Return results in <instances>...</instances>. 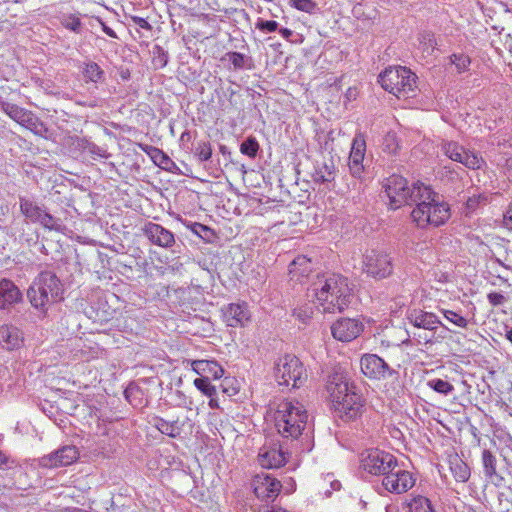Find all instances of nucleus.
Listing matches in <instances>:
<instances>
[{
  "instance_id": "1",
  "label": "nucleus",
  "mask_w": 512,
  "mask_h": 512,
  "mask_svg": "<svg viewBox=\"0 0 512 512\" xmlns=\"http://www.w3.org/2000/svg\"><path fill=\"white\" fill-rule=\"evenodd\" d=\"M307 297L325 313L342 312L351 302L348 279L336 273L318 274L307 289Z\"/></svg>"
},
{
  "instance_id": "2",
  "label": "nucleus",
  "mask_w": 512,
  "mask_h": 512,
  "mask_svg": "<svg viewBox=\"0 0 512 512\" xmlns=\"http://www.w3.org/2000/svg\"><path fill=\"white\" fill-rule=\"evenodd\" d=\"M414 191L415 208L411 212L413 221L420 228L429 225L438 227L450 218V207L429 186L417 188Z\"/></svg>"
},
{
  "instance_id": "3",
  "label": "nucleus",
  "mask_w": 512,
  "mask_h": 512,
  "mask_svg": "<svg viewBox=\"0 0 512 512\" xmlns=\"http://www.w3.org/2000/svg\"><path fill=\"white\" fill-rule=\"evenodd\" d=\"M278 434L287 440H298L307 427L308 412L305 406L294 399H286L277 405L273 415Z\"/></svg>"
},
{
  "instance_id": "4",
  "label": "nucleus",
  "mask_w": 512,
  "mask_h": 512,
  "mask_svg": "<svg viewBox=\"0 0 512 512\" xmlns=\"http://www.w3.org/2000/svg\"><path fill=\"white\" fill-rule=\"evenodd\" d=\"M63 294V284L51 271L41 272L27 291L31 305L41 311H46L50 305L62 301Z\"/></svg>"
},
{
  "instance_id": "5",
  "label": "nucleus",
  "mask_w": 512,
  "mask_h": 512,
  "mask_svg": "<svg viewBox=\"0 0 512 512\" xmlns=\"http://www.w3.org/2000/svg\"><path fill=\"white\" fill-rule=\"evenodd\" d=\"M378 82L384 90L399 99L412 97L416 90V75L410 69L402 66L385 69L379 75Z\"/></svg>"
},
{
  "instance_id": "6",
  "label": "nucleus",
  "mask_w": 512,
  "mask_h": 512,
  "mask_svg": "<svg viewBox=\"0 0 512 512\" xmlns=\"http://www.w3.org/2000/svg\"><path fill=\"white\" fill-rule=\"evenodd\" d=\"M274 377L281 386L299 388L307 375L301 361L295 355L286 354L276 360Z\"/></svg>"
},
{
  "instance_id": "7",
  "label": "nucleus",
  "mask_w": 512,
  "mask_h": 512,
  "mask_svg": "<svg viewBox=\"0 0 512 512\" xmlns=\"http://www.w3.org/2000/svg\"><path fill=\"white\" fill-rule=\"evenodd\" d=\"M425 187L422 183H414L412 187L408 186L407 180L399 175H392L386 179L384 188L387 197L390 200L392 209H397L403 204H412L415 202L414 191L417 188Z\"/></svg>"
},
{
  "instance_id": "8",
  "label": "nucleus",
  "mask_w": 512,
  "mask_h": 512,
  "mask_svg": "<svg viewBox=\"0 0 512 512\" xmlns=\"http://www.w3.org/2000/svg\"><path fill=\"white\" fill-rule=\"evenodd\" d=\"M396 458L380 449H369L361 453L360 467L372 475L383 477L394 467Z\"/></svg>"
},
{
  "instance_id": "9",
  "label": "nucleus",
  "mask_w": 512,
  "mask_h": 512,
  "mask_svg": "<svg viewBox=\"0 0 512 512\" xmlns=\"http://www.w3.org/2000/svg\"><path fill=\"white\" fill-rule=\"evenodd\" d=\"M362 270L367 275L383 279L391 275L393 266L390 256L382 251L370 250L363 255Z\"/></svg>"
},
{
  "instance_id": "10",
  "label": "nucleus",
  "mask_w": 512,
  "mask_h": 512,
  "mask_svg": "<svg viewBox=\"0 0 512 512\" xmlns=\"http://www.w3.org/2000/svg\"><path fill=\"white\" fill-rule=\"evenodd\" d=\"M416 479L410 471L401 468L398 463L382 478V487L390 493L402 494L415 485Z\"/></svg>"
},
{
  "instance_id": "11",
  "label": "nucleus",
  "mask_w": 512,
  "mask_h": 512,
  "mask_svg": "<svg viewBox=\"0 0 512 512\" xmlns=\"http://www.w3.org/2000/svg\"><path fill=\"white\" fill-rule=\"evenodd\" d=\"M441 150L449 159L459 162L469 169H479L485 163L477 153L465 150L463 146L454 141H443Z\"/></svg>"
},
{
  "instance_id": "12",
  "label": "nucleus",
  "mask_w": 512,
  "mask_h": 512,
  "mask_svg": "<svg viewBox=\"0 0 512 512\" xmlns=\"http://www.w3.org/2000/svg\"><path fill=\"white\" fill-rule=\"evenodd\" d=\"M79 458V452L73 445L63 446L40 458L39 464L44 468H59L74 463Z\"/></svg>"
},
{
  "instance_id": "13",
  "label": "nucleus",
  "mask_w": 512,
  "mask_h": 512,
  "mask_svg": "<svg viewBox=\"0 0 512 512\" xmlns=\"http://www.w3.org/2000/svg\"><path fill=\"white\" fill-rule=\"evenodd\" d=\"M362 373L370 379H385L393 374L388 364L376 354H365L361 357Z\"/></svg>"
},
{
  "instance_id": "14",
  "label": "nucleus",
  "mask_w": 512,
  "mask_h": 512,
  "mask_svg": "<svg viewBox=\"0 0 512 512\" xmlns=\"http://www.w3.org/2000/svg\"><path fill=\"white\" fill-rule=\"evenodd\" d=\"M286 459L283 446L275 442L264 444L258 454L259 464L267 469L280 468L286 463Z\"/></svg>"
},
{
  "instance_id": "15",
  "label": "nucleus",
  "mask_w": 512,
  "mask_h": 512,
  "mask_svg": "<svg viewBox=\"0 0 512 512\" xmlns=\"http://www.w3.org/2000/svg\"><path fill=\"white\" fill-rule=\"evenodd\" d=\"M255 495L261 500H274L281 489L280 482L273 478L270 474H257L252 481Z\"/></svg>"
},
{
  "instance_id": "16",
  "label": "nucleus",
  "mask_w": 512,
  "mask_h": 512,
  "mask_svg": "<svg viewBox=\"0 0 512 512\" xmlns=\"http://www.w3.org/2000/svg\"><path fill=\"white\" fill-rule=\"evenodd\" d=\"M363 331V324L352 318H343L335 322L331 327L332 335L342 342H350L357 338Z\"/></svg>"
},
{
  "instance_id": "17",
  "label": "nucleus",
  "mask_w": 512,
  "mask_h": 512,
  "mask_svg": "<svg viewBox=\"0 0 512 512\" xmlns=\"http://www.w3.org/2000/svg\"><path fill=\"white\" fill-rule=\"evenodd\" d=\"M1 109L21 126L39 133L38 127L42 124L30 111L8 102L2 103Z\"/></svg>"
},
{
  "instance_id": "18",
  "label": "nucleus",
  "mask_w": 512,
  "mask_h": 512,
  "mask_svg": "<svg viewBox=\"0 0 512 512\" xmlns=\"http://www.w3.org/2000/svg\"><path fill=\"white\" fill-rule=\"evenodd\" d=\"M366 152V140L364 134L357 133L352 141L348 166L354 177H360L364 170L363 160Z\"/></svg>"
},
{
  "instance_id": "19",
  "label": "nucleus",
  "mask_w": 512,
  "mask_h": 512,
  "mask_svg": "<svg viewBox=\"0 0 512 512\" xmlns=\"http://www.w3.org/2000/svg\"><path fill=\"white\" fill-rule=\"evenodd\" d=\"M326 390L329 394L330 400L333 405L343 398L344 395L353 390V387L349 385L348 379L345 373L341 370H336L334 373L328 376Z\"/></svg>"
},
{
  "instance_id": "20",
  "label": "nucleus",
  "mask_w": 512,
  "mask_h": 512,
  "mask_svg": "<svg viewBox=\"0 0 512 512\" xmlns=\"http://www.w3.org/2000/svg\"><path fill=\"white\" fill-rule=\"evenodd\" d=\"M143 233L152 244L159 247L170 248L175 243L174 234L157 223L148 222L145 224Z\"/></svg>"
},
{
  "instance_id": "21",
  "label": "nucleus",
  "mask_w": 512,
  "mask_h": 512,
  "mask_svg": "<svg viewBox=\"0 0 512 512\" xmlns=\"http://www.w3.org/2000/svg\"><path fill=\"white\" fill-rule=\"evenodd\" d=\"M335 410L346 419L356 418L362 410L363 404L361 396L351 390L341 398V401L334 404Z\"/></svg>"
},
{
  "instance_id": "22",
  "label": "nucleus",
  "mask_w": 512,
  "mask_h": 512,
  "mask_svg": "<svg viewBox=\"0 0 512 512\" xmlns=\"http://www.w3.org/2000/svg\"><path fill=\"white\" fill-rule=\"evenodd\" d=\"M223 318L230 327L244 326L250 320V312L247 304H229L223 309Z\"/></svg>"
},
{
  "instance_id": "23",
  "label": "nucleus",
  "mask_w": 512,
  "mask_h": 512,
  "mask_svg": "<svg viewBox=\"0 0 512 512\" xmlns=\"http://www.w3.org/2000/svg\"><path fill=\"white\" fill-rule=\"evenodd\" d=\"M408 320L415 328L429 331L435 330L441 324V321L435 314L422 310L412 311L408 315Z\"/></svg>"
},
{
  "instance_id": "24",
  "label": "nucleus",
  "mask_w": 512,
  "mask_h": 512,
  "mask_svg": "<svg viewBox=\"0 0 512 512\" xmlns=\"http://www.w3.org/2000/svg\"><path fill=\"white\" fill-rule=\"evenodd\" d=\"M21 292L10 280L0 282V309H5L21 300Z\"/></svg>"
},
{
  "instance_id": "25",
  "label": "nucleus",
  "mask_w": 512,
  "mask_h": 512,
  "mask_svg": "<svg viewBox=\"0 0 512 512\" xmlns=\"http://www.w3.org/2000/svg\"><path fill=\"white\" fill-rule=\"evenodd\" d=\"M192 370L202 377L220 379L224 375L223 368L213 360H194L191 363Z\"/></svg>"
},
{
  "instance_id": "26",
  "label": "nucleus",
  "mask_w": 512,
  "mask_h": 512,
  "mask_svg": "<svg viewBox=\"0 0 512 512\" xmlns=\"http://www.w3.org/2000/svg\"><path fill=\"white\" fill-rule=\"evenodd\" d=\"M312 271L311 260L304 255L297 256L289 265L291 280L301 282Z\"/></svg>"
},
{
  "instance_id": "27",
  "label": "nucleus",
  "mask_w": 512,
  "mask_h": 512,
  "mask_svg": "<svg viewBox=\"0 0 512 512\" xmlns=\"http://www.w3.org/2000/svg\"><path fill=\"white\" fill-rule=\"evenodd\" d=\"M22 333L17 327L4 325L0 327V344L6 349L13 350L22 343Z\"/></svg>"
},
{
  "instance_id": "28",
  "label": "nucleus",
  "mask_w": 512,
  "mask_h": 512,
  "mask_svg": "<svg viewBox=\"0 0 512 512\" xmlns=\"http://www.w3.org/2000/svg\"><path fill=\"white\" fill-rule=\"evenodd\" d=\"M19 205L23 216L32 223H38L45 211L43 207L25 197L19 198Z\"/></svg>"
},
{
  "instance_id": "29",
  "label": "nucleus",
  "mask_w": 512,
  "mask_h": 512,
  "mask_svg": "<svg viewBox=\"0 0 512 512\" xmlns=\"http://www.w3.org/2000/svg\"><path fill=\"white\" fill-rule=\"evenodd\" d=\"M153 425L162 434L172 438L180 435L183 426L178 420L169 422L163 418H155Z\"/></svg>"
},
{
  "instance_id": "30",
  "label": "nucleus",
  "mask_w": 512,
  "mask_h": 512,
  "mask_svg": "<svg viewBox=\"0 0 512 512\" xmlns=\"http://www.w3.org/2000/svg\"><path fill=\"white\" fill-rule=\"evenodd\" d=\"M148 154L153 162L160 168L169 172H174L177 169L176 164L162 150L156 147H151Z\"/></svg>"
},
{
  "instance_id": "31",
  "label": "nucleus",
  "mask_w": 512,
  "mask_h": 512,
  "mask_svg": "<svg viewBox=\"0 0 512 512\" xmlns=\"http://www.w3.org/2000/svg\"><path fill=\"white\" fill-rule=\"evenodd\" d=\"M313 177L316 182H332L335 178V166L332 161L330 163H319L315 168Z\"/></svg>"
},
{
  "instance_id": "32",
  "label": "nucleus",
  "mask_w": 512,
  "mask_h": 512,
  "mask_svg": "<svg viewBox=\"0 0 512 512\" xmlns=\"http://www.w3.org/2000/svg\"><path fill=\"white\" fill-rule=\"evenodd\" d=\"M60 23L61 25L76 33L79 34L82 31L83 24L80 19V15L78 13H64L60 17Z\"/></svg>"
},
{
  "instance_id": "33",
  "label": "nucleus",
  "mask_w": 512,
  "mask_h": 512,
  "mask_svg": "<svg viewBox=\"0 0 512 512\" xmlns=\"http://www.w3.org/2000/svg\"><path fill=\"white\" fill-rule=\"evenodd\" d=\"M407 512H434L430 500L424 496L413 497L407 504Z\"/></svg>"
},
{
  "instance_id": "34",
  "label": "nucleus",
  "mask_w": 512,
  "mask_h": 512,
  "mask_svg": "<svg viewBox=\"0 0 512 512\" xmlns=\"http://www.w3.org/2000/svg\"><path fill=\"white\" fill-rule=\"evenodd\" d=\"M450 470L458 482H466L470 477L469 467L458 458L451 461Z\"/></svg>"
},
{
  "instance_id": "35",
  "label": "nucleus",
  "mask_w": 512,
  "mask_h": 512,
  "mask_svg": "<svg viewBox=\"0 0 512 512\" xmlns=\"http://www.w3.org/2000/svg\"><path fill=\"white\" fill-rule=\"evenodd\" d=\"M427 386L435 392L447 396L454 391V386L446 380L440 378L430 379L427 382Z\"/></svg>"
},
{
  "instance_id": "36",
  "label": "nucleus",
  "mask_w": 512,
  "mask_h": 512,
  "mask_svg": "<svg viewBox=\"0 0 512 512\" xmlns=\"http://www.w3.org/2000/svg\"><path fill=\"white\" fill-rule=\"evenodd\" d=\"M83 75L87 81L97 83L104 75V71L95 62H89L85 65Z\"/></svg>"
},
{
  "instance_id": "37",
  "label": "nucleus",
  "mask_w": 512,
  "mask_h": 512,
  "mask_svg": "<svg viewBox=\"0 0 512 512\" xmlns=\"http://www.w3.org/2000/svg\"><path fill=\"white\" fill-rule=\"evenodd\" d=\"M38 224H40L44 228L51 230V231L60 232L63 229L61 220L58 218H55L50 213H48L46 210L43 212Z\"/></svg>"
},
{
  "instance_id": "38",
  "label": "nucleus",
  "mask_w": 512,
  "mask_h": 512,
  "mask_svg": "<svg viewBox=\"0 0 512 512\" xmlns=\"http://www.w3.org/2000/svg\"><path fill=\"white\" fill-rule=\"evenodd\" d=\"M450 63L455 66L458 73H463L469 69L471 59L464 53H453L450 56Z\"/></svg>"
},
{
  "instance_id": "39",
  "label": "nucleus",
  "mask_w": 512,
  "mask_h": 512,
  "mask_svg": "<svg viewBox=\"0 0 512 512\" xmlns=\"http://www.w3.org/2000/svg\"><path fill=\"white\" fill-rule=\"evenodd\" d=\"M482 463L484 473L487 477L492 478L496 475V458L489 450L482 452Z\"/></svg>"
},
{
  "instance_id": "40",
  "label": "nucleus",
  "mask_w": 512,
  "mask_h": 512,
  "mask_svg": "<svg viewBox=\"0 0 512 512\" xmlns=\"http://www.w3.org/2000/svg\"><path fill=\"white\" fill-rule=\"evenodd\" d=\"M382 147H383V151L388 154L394 155L397 153V151L399 149V143H398V138H397V135L395 132H388L385 135V137L383 139Z\"/></svg>"
},
{
  "instance_id": "41",
  "label": "nucleus",
  "mask_w": 512,
  "mask_h": 512,
  "mask_svg": "<svg viewBox=\"0 0 512 512\" xmlns=\"http://www.w3.org/2000/svg\"><path fill=\"white\" fill-rule=\"evenodd\" d=\"M445 319L459 328H467L469 321L453 310L442 309Z\"/></svg>"
},
{
  "instance_id": "42",
  "label": "nucleus",
  "mask_w": 512,
  "mask_h": 512,
  "mask_svg": "<svg viewBox=\"0 0 512 512\" xmlns=\"http://www.w3.org/2000/svg\"><path fill=\"white\" fill-rule=\"evenodd\" d=\"M259 150V144L254 137L247 138L240 145V151L242 154L254 158Z\"/></svg>"
},
{
  "instance_id": "43",
  "label": "nucleus",
  "mask_w": 512,
  "mask_h": 512,
  "mask_svg": "<svg viewBox=\"0 0 512 512\" xmlns=\"http://www.w3.org/2000/svg\"><path fill=\"white\" fill-rule=\"evenodd\" d=\"M313 314L314 306L308 303L294 309V316L302 323H306L310 320Z\"/></svg>"
},
{
  "instance_id": "44",
  "label": "nucleus",
  "mask_w": 512,
  "mask_h": 512,
  "mask_svg": "<svg viewBox=\"0 0 512 512\" xmlns=\"http://www.w3.org/2000/svg\"><path fill=\"white\" fill-rule=\"evenodd\" d=\"M195 387L200 390L204 395L212 397L216 393L214 386L210 384L207 377H200L194 380Z\"/></svg>"
},
{
  "instance_id": "45",
  "label": "nucleus",
  "mask_w": 512,
  "mask_h": 512,
  "mask_svg": "<svg viewBox=\"0 0 512 512\" xmlns=\"http://www.w3.org/2000/svg\"><path fill=\"white\" fill-rule=\"evenodd\" d=\"M195 155L200 161H207L211 158L212 148L209 142L201 141L198 142L195 148Z\"/></svg>"
},
{
  "instance_id": "46",
  "label": "nucleus",
  "mask_w": 512,
  "mask_h": 512,
  "mask_svg": "<svg viewBox=\"0 0 512 512\" xmlns=\"http://www.w3.org/2000/svg\"><path fill=\"white\" fill-rule=\"evenodd\" d=\"M227 56L235 69L247 67V62L250 60L244 54L239 52H229L227 53Z\"/></svg>"
},
{
  "instance_id": "47",
  "label": "nucleus",
  "mask_w": 512,
  "mask_h": 512,
  "mask_svg": "<svg viewBox=\"0 0 512 512\" xmlns=\"http://www.w3.org/2000/svg\"><path fill=\"white\" fill-rule=\"evenodd\" d=\"M190 229L194 234H196L205 241H210L211 237L213 236L212 230L201 223H193L190 226Z\"/></svg>"
},
{
  "instance_id": "48",
  "label": "nucleus",
  "mask_w": 512,
  "mask_h": 512,
  "mask_svg": "<svg viewBox=\"0 0 512 512\" xmlns=\"http://www.w3.org/2000/svg\"><path fill=\"white\" fill-rule=\"evenodd\" d=\"M420 45L423 52L430 54L435 48L436 40L432 34L424 33L420 37Z\"/></svg>"
},
{
  "instance_id": "49",
  "label": "nucleus",
  "mask_w": 512,
  "mask_h": 512,
  "mask_svg": "<svg viewBox=\"0 0 512 512\" xmlns=\"http://www.w3.org/2000/svg\"><path fill=\"white\" fill-rule=\"evenodd\" d=\"M486 201L487 197L483 194L473 195L469 197L466 201L467 212L475 211L481 203H485Z\"/></svg>"
},
{
  "instance_id": "50",
  "label": "nucleus",
  "mask_w": 512,
  "mask_h": 512,
  "mask_svg": "<svg viewBox=\"0 0 512 512\" xmlns=\"http://www.w3.org/2000/svg\"><path fill=\"white\" fill-rule=\"evenodd\" d=\"M292 6L297 10L311 13L316 5L312 0H292Z\"/></svg>"
},
{
  "instance_id": "51",
  "label": "nucleus",
  "mask_w": 512,
  "mask_h": 512,
  "mask_svg": "<svg viewBox=\"0 0 512 512\" xmlns=\"http://www.w3.org/2000/svg\"><path fill=\"white\" fill-rule=\"evenodd\" d=\"M256 27L261 31L274 32L278 29V23L273 20H259Z\"/></svg>"
},
{
  "instance_id": "52",
  "label": "nucleus",
  "mask_w": 512,
  "mask_h": 512,
  "mask_svg": "<svg viewBox=\"0 0 512 512\" xmlns=\"http://www.w3.org/2000/svg\"><path fill=\"white\" fill-rule=\"evenodd\" d=\"M487 298H488L489 303L493 306L502 305L505 301L504 295H502L501 293H498V292L489 293Z\"/></svg>"
},
{
  "instance_id": "53",
  "label": "nucleus",
  "mask_w": 512,
  "mask_h": 512,
  "mask_svg": "<svg viewBox=\"0 0 512 512\" xmlns=\"http://www.w3.org/2000/svg\"><path fill=\"white\" fill-rule=\"evenodd\" d=\"M132 21L135 25H137L138 27L142 28V29H145V30H151L152 29V26L150 25V23L142 18V17H139V16H133L132 18Z\"/></svg>"
},
{
  "instance_id": "54",
  "label": "nucleus",
  "mask_w": 512,
  "mask_h": 512,
  "mask_svg": "<svg viewBox=\"0 0 512 512\" xmlns=\"http://www.w3.org/2000/svg\"><path fill=\"white\" fill-rule=\"evenodd\" d=\"M414 338L417 339L418 343H433L432 336H429L426 332L424 333H413Z\"/></svg>"
},
{
  "instance_id": "55",
  "label": "nucleus",
  "mask_w": 512,
  "mask_h": 512,
  "mask_svg": "<svg viewBox=\"0 0 512 512\" xmlns=\"http://www.w3.org/2000/svg\"><path fill=\"white\" fill-rule=\"evenodd\" d=\"M504 223L509 229H512V202L504 213Z\"/></svg>"
},
{
  "instance_id": "56",
  "label": "nucleus",
  "mask_w": 512,
  "mask_h": 512,
  "mask_svg": "<svg viewBox=\"0 0 512 512\" xmlns=\"http://www.w3.org/2000/svg\"><path fill=\"white\" fill-rule=\"evenodd\" d=\"M14 462L9 459L6 454H4L2 451H0V468L1 469H9L10 464H13Z\"/></svg>"
},
{
  "instance_id": "57",
  "label": "nucleus",
  "mask_w": 512,
  "mask_h": 512,
  "mask_svg": "<svg viewBox=\"0 0 512 512\" xmlns=\"http://www.w3.org/2000/svg\"><path fill=\"white\" fill-rule=\"evenodd\" d=\"M324 482H329L330 486H331V489L332 491H338L340 490L341 488V483L338 481V480H335V479H332V476H327L325 479H324Z\"/></svg>"
},
{
  "instance_id": "58",
  "label": "nucleus",
  "mask_w": 512,
  "mask_h": 512,
  "mask_svg": "<svg viewBox=\"0 0 512 512\" xmlns=\"http://www.w3.org/2000/svg\"><path fill=\"white\" fill-rule=\"evenodd\" d=\"M103 32L112 38H117V35L113 29L108 27L105 23L101 22Z\"/></svg>"
},
{
  "instance_id": "59",
  "label": "nucleus",
  "mask_w": 512,
  "mask_h": 512,
  "mask_svg": "<svg viewBox=\"0 0 512 512\" xmlns=\"http://www.w3.org/2000/svg\"><path fill=\"white\" fill-rule=\"evenodd\" d=\"M259 512H288L280 507H264Z\"/></svg>"
},
{
  "instance_id": "60",
  "label": "nucleus",
  "mask_w": 512,
  "mask_h": 512,
  "mask_svg": "<svg viewBox=\"0 0 512 512\" xmlns=\"http://www.w3.org/2000/svg\"><path fill=\"white\" fill-rule=\"evenodd\" d=\"M279 33L285 39H288L292 35V31L288 28L279 29Z\"/></svg>"
},
{
  "instance_id": "61",
  "label": "nucleus",
  "mask_w": 512,
  "mask_h": 512,
  "mask_svg": "<svg viewBox=\"0 0 512 512\" xmlns=\"http://www.w3.org/2000/svg\"><path fill=\"white\" fill-rule=\"evenodd\" d=\"M505 338L512 344V328L505 327Z\"/></svg>"
},
{
  "instance_id": "62",
  "label": "nucleus",
  "mask_w": 512,
  "mask_h": 512,
  "mask_svg": "<svg viewBox=\"0 0 512 512\" xmlns=\"http://www.w3.org/2000/svg\"><path fill=\"white\" fill-rule=\"evenodd\" d=\"M209 406H210L212 409H214V408H217V407H218V403H217V401H216V400L211 399V400L209 401Z\"/></svg>"
},
{
  "instance_id": "63",
  "label": "nucleus",
  "mask_w": 512,
  "mask_h": 512,
  "mask_svg": "<svg viewBox=\"0 0 512 512\" xmlns=\"http://www.w3.org/2000/svg\"><path fill=\"white\" fill-rule=\"evenodd\" d=\"M330 494H331V491H329V490H326V491H325V495H326V496H330Z\"/></svg>"
}]
</instances>
